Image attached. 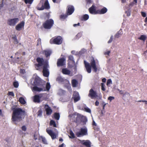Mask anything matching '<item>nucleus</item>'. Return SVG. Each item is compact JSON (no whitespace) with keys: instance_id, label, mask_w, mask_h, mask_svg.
Wrapping results in <instances>:
<instances>
[{"instance_id":"1","label":"nucleus","mask_w":147,"mask_h":147,"mask_svg":"<svg viewBox=\"0 0 147 147\" xmlns=\"http://www.w3.org/2000/svg\"><path fill=\"white\" fill-rule=\"evenodd\" d=\"M33 84L34 86L32 88L33 92L48 91L51 88L49 82H47L46 84L45 82L38 77L35 78L33 81Z\"/></svg>"},{"instance_id":"2","label":"nucleus","mask_w":147,"mask_h":147,"mask_svg":"<svg viewBox=\"0 0 147 147\" xmlns=\"http://www.w3.org/2000/svg\"><path fill=\"white\" fill-rule=\"evenodd\" d=\"M13 113L12 115L11 120L15 122V124H17L16 122H18L22 120V117L24 116L25 112L21 108H15L12 109Z\"/></svg>"},{"instance_id":"3","label":"nucleus","mask_w":147,"mask_h":147,"mask_svg":"<svg viewBox=\"0 0 147 147\" xmlns=\"http://www.w3.org/2000/svg\"><path fill=\"white\" fill-rule=\"evenodd\" d=\"M84 63L86 71L88 73H90L91 72V67L92 68L94 72H96L97 71V69L96 66L95 61L93 58L91 60L90 63V65L89 63L85 61H84Z\"/></svg>"},{"instance_id":"4","label":"nucleus","mask_w":147,"mask_h":147,"mask_svg":"<svg viewBox=\"0 0 147 147\" xmlns=\"http://www.w3.org/2000/svg\"><path fill=\"white\" fill-rule=\"evenodd\" d=\"M56 81L59 83L64 84L65 86L70 92H72V89L69 81L63 78L61 76L58 77L56 78Z\"/></svg>"},{"instance_id":"5","label":"nucleus","mask_w":147,"mask_h":147,"mask_svg":"<svg viewBox=\"0 0 147 147\" xmlns=\"http://www.w3.org/2000/svg\"><path fill=\"white\" fill-rule=\"evenodd\" d=\"M63 38L61 36H56L52 38L50 40L51 44L61 45L63 42Z\"/></svg>"},{"instance_id":"6","label":"nucleus","mask_w":147,"mask_h":147,"mask_svg":"<svg viewBox=\"0 0 147 147\" xmlns=\"http://www.w3.org/2000/svg\"><path fill=\"white\" fill-rule=\"evenodd\" d=\"M50 8V7L48 0L45 1L44 5H43V3H41L40 2L36 7L37 9L39 10H42L44 9H48Z\"/></svg>"},{"instance_id":"7","label":"nucleus","mask_w":147,"mask_h":147,"mask_svg":"<svg viewBox=\"0 0 147 147\" xmlns=\"http://www.w3.org/2000/svg\"><path fill=\"white\" fill-rule=\"evenodd\" d=\"M54 24L53 20L49 19L46 20L42 24L43 28L47 29H50L52 27Z\"/></svg>"},{"instance_id":"8","label":"nucleus","mask_w":147,"mask_h":147,"mask_svg":"<svg viewBox=\"0 0 147 147\" xmlns=\"http://www.w3.org/2000/svg\"><path fill=\"white\" fill-rule=\"evenodd\" d=\"M45 94L42 93L36 95L34 97L33 101L37 103H39L45 99L44 96Z\"/></svg>"},{"instance_id":"9","label":"nucleus","mask_w":147,"mask_h":147,"mask_svg":"<svg viewBox=\"0 0 147 147\" xmlns=\"http://www.w3.org/2000/svg\"><path fill=\"white\" fill-rule=\"evenodd\" d=\"M88 134V130L86 127L81 128L79 131L76 133V136L78 137H80Z\"/></svg>"},{"instance_id":"10","label":"nucleus","mask_w":147,"mask_h":147,"mask_svg":"<svg viewBox=\"0 0 147 147\" xmlns=\"http://www.w3.org/2000/svg\"><path fill=\"white\" fill-rule=\"evenodd\" d=\"M36 61L38 63L36 64L35 66L38 67H39L42 66H43L46 63H48L47 62H45L43 58L39 57H37L36 58Z\"/></svg>"},{"instance_id":"11","label":"nucleus","mask_w":147,"mask_h":147,"mask_svg":"<svg viewBox=\"0 0 147 147\" xmlns=\"http://www.w3.org/2000/svg\"><path fill=\"white\" fill-rule=\"evenodd\" d=\"M19 19L18 18L9 19L7 21V24L11 26H14L18 22Z\"/></svg>"},{"instance_id":"12","label":"nucleus","mask_w":147,"mask_h":147,"mask_svg":"<svg viewBox=\"0 0 147 147\" xmlns=\"http://www.w3.org/2000/svg\"><path fill=\"white\" fill-rule=\"evenodd\" d=\"M49 67L48 63H46L43 66L42 72L43 75L45 77H48L49 73L48 68Z\"/></svg>"},{"instance_id":"13","label":"nucleus","mask_w":147,"mask_h":147,"mask_svg":"<svg viewBox=\"0 0 147 147\" xmlns=\"http://www.w3.org/2000/svg\"><path fill=\"white\" fill-rule=\"evenodd\" d=\"M88 96L92 99L96 98L98 96V95L96 92L92 88L89 91Z\"/></svg>"},{"instance_id":"14","label":"nucleus","mask_w":147,"mask_h":147,"mask_svg":"<svg viewBox=\"0 0 147 147\" xmlns=\"http://www.w3.org/2000/svg\"><path fill=\"white\" fill-rule=\"evenodd\" d=\"M20 54L17 52L15 54V57L13 58V62L20 64L22 62V61L21 57H19L18 56H19Z\"/></svg>"},{"instance_id":"15","label":"nucleus","mask_w":147,"mask_h":147,"mask_svg":"<svg viewBox=\"0 0 147 147\" xmlns=\"http://www.w3.org/2000/svg\"><path fill=\"white\" fill-rule=\"evenodd\" d=\"M65 59L64 57L59 58L57 60V65L58 67L62 66L65 65Z\"/></svg>"},{"instance_id":"16","label":"nucleus","mask_w":147,"mask_h":147,"mask_svg":"<svg viewBox=\"0 0 147 147\" xmlns=\"http://www.w3.org/2000/svg\"><path fill=\"white\" fill-rule=\"evenodd\" d=\"M72 98L74 100V102L78 101L80 99V97L78 92H74Z\"/></svg>"},{"instance_id":"17","label":"nucleus","mask_w":147,"mask_h":147,"mask_svg":"<svg viewBox=\"0 0 147 147\" xmlns=\"http://www.w3.org/2000/svg\"><path fill=\"white\" fill-rule=\"evenodd\" d=\"M24 21H22L16 26L15 29L17 31H20L22 28H24Z\"/></svg>"},{"instance_id":"18","label":"nucleus","mask_w":147,"mask_h":147,"mask_svg":"<svg viewBox=\"0 0 147 147\" xmlns=\"http://www.w3.org/2000/svg\"><path fill=\"white\" fill-rule=\"evenodd\" d=\"M46 131L47 133L51 136L52 139H54L56 138L57 135L56 134L53 132L51 130L48 129L47 128L46 129Z\"/></svg>"},{"instance_id":"19","label":"nucleus","mask_w":147,"mask_h":147,"mask_svg":"<svg viewBox=\"0 0 147 147\" xmlns=\"http://www.w3.org/2000/svg\"><path fill=\"white\" fill-rule=\"evenodd\" d=\"M67 14L68 15H71L74 11V7L72 5H69L67 6Z\"/></svg>"},{"instance_id":"20","label":"nucleus","mask_w":147,"mask_h":147,"mask_svg":"<svg viewBox=\"0 0 147 147\" xmlns=\"http://www.w3.org/2000/svg\"><path fill=\"white\" fill-rule=\"evenodd\" d=\"M45 108L46 112V114L48 115H51L53 111L51 107H49L48 105H45Z\"/></svg>"},{"instance_id":"21","label":"nucleus","mask_w":147,"mask_h":147,"mask_svg":"<svg viewBox=\"0 0 147 147\" xmlns=\"http://www.w3.org/2000/svg\"><path fill=\"white\" fill-rule=\"evenodd\" d=\"M89 12L91 14H98V10H96L95 6L93 5L89 9Z\"/></svg>"},{"instance_id":"22","label":"nucleus","mask_w":147,"mask_h":147,"mask_svg":"<svg viewBox=\"0 0 147 147\" xmlns=\"http://www.w3.org/2000/svg\"><path fill=\"white\" fill-rule=\"evenodd\" d=\"M82 144L86 147H91V143L89 140H83L82 141Z\"/></svg>"},{"instance_id":"23","label":"nucleus","mask_w":147,"mask_h":147,"mask_svg":"<svg viewBox=\"0 0 147 147\" xmlns=\"http://www.w3.org/2000/svg\"><path fill=\"white\" fill-rule=\"evenodd\" d=\"M107 11V9L105 7L103 8L101 10H98V13L103 14L105 13Z\"/></svg>"},{"instance_id":"24","label":"nucleus","mask_w":147,"mask_h":147,"mask_svg":"<svg viewBox=\"0 0 147 147\" xmlns=\"http://www.w3.org/2000/svg\"><path fill=\"white\" fill-rule=\"evenodd\" d=\"M62 72L63 74L65 75H69L70 73V71L67 68H63L62 69Z\"/></svg>"},{"instance_id":"25","label":"nucleus","mask_w":147,"mask_h":147,"mask_svg":"<svg viewBox=\"0 0 147 147\" xmlns=\"http://www.w3.org/2000/svg\"><path fill=\"white\" fill-rule=\"evenodd\" d=\"M89 18V16L88 15L85 14L82 16L80 18L81 21H86Z\"/></svg>"},{"instance_id":"26","label":"nucleus","mask_w":147,"mask_h":147,"mask_svg":"<svg viewBox=\"0 0 147 147\" xmlns=\"http://www.w3.org/2000/svg\"><path fill=\"white\" fill-rule=\"evenodd\" d=\"M72 85L73 87H76L78 84L77 81L75 79H73L71 80Z\"/></svg>"},{"instance_id":"27","label":"nucleus","mask_w":147,"mask_h":147,"mask_svg":"<svg viewBox=\"0 0 147 147\" xmlns=\"http://www.w3.org/2000/svg\"><path fill=\"white\" fill-rule=\"evenodd\" d=\"M122 33L121 31H119L115 35L114 37L115 38H118L122 34Z\"/></svg>"},{"instance_id":"28","label":"nucleus","mask_w":147,"mask_h":147,"mask_svg":"<svg viewBox=\"0 0 147 147\" xmlns=\"http://www.w3.org/2000/svg\"><path fill=\"white\" fill-rule=\"evenodd\" d=\"M54 116L55 118L57 120H59L60 118V115L58 113H55L54 114Z\"/></svg>"},{"instance_id":"29","label":"nucleus","mask_w":147,"mask_h":147,"mask_svg":"<svg viewBox=\"0 0 147 147\" xmlns=\"http://www.w3.org/2000/svg\"><path fill=\"white\" fill-rule=\"evenodd\" d=\"M44 53L47 57L50 56L51 53V51H44Z\"/></svg>"},{"instance_id":"30","label":"nucleus","mask_w":147,"mask_h":147,"mask_svg":"<svg viewBox=\"0 0 147 147\" xmlns=\"http://www.w3.org/2000/svg\"><path fill=\"white\" fill-rule=\"evenodd\" d=\"M19 101L22 104H24L26 103V102L24 98L22 97H20L19 99Z\"/></svg>"},{"instance_id":"31","label":"nucleus","mask_w":147,"mask_h":147,"mask_svg":"<svg viewBox=\"0 0 147 147\" xmlns=\"http://www.w3.org/2000/svg\"><path fill=\"white\" fill-rule=\"evenodd\" d=\"M138 38L140 40L145 41L146 39V36L145 35H142Z\"/></svg>"},{"instance_id":"32","label":"nucleus","mask_w":147,"mask_h":147,"mask_svg":"<svg viewBox=\"0 0 147 147\" xmlns=\"http://www.w3.org/2000/svg\"><path fill=\"white\" fill-rule=\"evenodd\" d=\"M50 125L51 126H53L54 127H56L57 126L55 121L53 120H51L50 121Z\"/></svg>"},{"instance_id":"33","label":"nucleus","mask_w":147,"mask_h":147,"mask_svg":"<svg viewBox=\"0 0 147 147\" xmlns=\"http://www.w3.org/2000/svg\"><path fill=\"white\" fill-rule=\"evenodd\" d=\"M12 38L13 40V42L14 44H17L18 43V41L15 35L12 37Z\"/></svg>"},{"instance_id":"34","label":"nucleus","mask_w":147,"mask_h":147,"mask_svg":"<svg viewBox=\"0 0 147 147\" xmlns=\"http://www.w3.org/2000/svg\"><path fill=\"white\" fill-rule=\"evenodd\" d=\"M42 111L41 109L39 110L37 113L38 116L41 117L42 115Z\"/></svg>"},{"instance_id":"35","label":"nucleus","mask_w":147,"mask_h":147,"mask_svg":"<svg viewBox=\"0 0 147 147\" xmlns=\"http://www.w3.org/2000/svg\"><path fill=\"white\" fill-rule=\"evenodd\" d=\"M68 60L71 61H72L73 63L74 64L75 63V61L74 60V57H73L72 55H69L68 57Z\"/></svg>"},{"instance_id":"36","label":"nucleus","mask_w":147,"mask_h":147,"mask_svg":"<svg viewBox=\"0 0 147 147\" xmlns=\"http://www.w3.org/2000/svg\"><path fill=\"white\" fill-rule=\"evenodd\" d=\"M70 135L71 137L69 136V138H75L74 134L72 131H70Z\"/></svg>"},{"instance_id":"37","label":"nucleus","mask_w":147,"mask_h":147,"mask_svg":"<svg viewBox=\"0 0 147 147\" xmlns=\"http://www.w3.org/2000/svg\"><path fill=\"white\" fill-rule=\"evenodd\" d=\"M13 85L15 88H18L19 86V84L18 82L17 81L14 82L13 83Z\"/></svg>"},{"instance_id":"38","label":"nucleus","mask_w":147,"mask_h":147,"mask_svg":"<svg viewBox=\"0 0 147 147\" xmlns=\"http://www.w3.org/2000/svg\"><path fill=\"white\" fill-rule=\"evenodd\" d=\"M84 109L85 111L86 112L90 113H91V111L90 109L88 107H85Z\"/></svg>"},{"instance_id":"39","label":"nucleus","mask_w":147,"mask_h":147,"mask_svg":"<svg viewBox=\"0 0 147 147\" xmlns=\"http://www.w3.org/2000/svg\"><path fill=\"white\" fill-rule=\"evenodd\" d=\"M101 90L103 91H105V85L103 83H101Z\"/></svg>"},{"instance_id":"40","label":"nucleus","mask_w":147,"mask_h":147,"mask_svg":"<svg viewBox=\"0 0 147 147\" xmlns=\"http://www.w3.org/2000/svg\"><path fill=\"white\" fill-rule=\"evenodd\" d=\"M7 95L9 96H14V94L13 92L9 91Z\"/></svg>"},{"instance_id":"41","label":"nucleus","mask_w":147,"mask_h":147,"mask_svg":"<svg viewBox=\"0 0 147 147\" xmlns=\"http://www.w3.org/2000/svg\"><path fill=\"white\" fill-rule=\"evenodd\" d=\"M67 16L65 15H61L60 16V18L61 19H65L67 17Z\"/></svg>"},{"instance_id":"42","label":"nucleus","mask_w":147,"mask_h":147,"mask_svg":"<svg viewBox=\"0 0 147 147\" xmlns=\"http://www.w3.org/2000/svg\"><path fill=\"white\" fill-rule=\"evenodd\" d=\"M112 82L111 80V79H109L107 80V85L108 86L110 84H112Z\"/></svg>"},{"instance_id":"43","label":"nucleus","mask_w":147,"mask_h":147,"mask_svg":"<svg viewBox=\"0 0 147 147\" xmlns=\"http://www.w3.org/2000/svg\"><path fill=\"white\" fill-rule=\"evenodd\" d=\"M37 46L41 44V40L40 38H39L37 40Z\"/></svg>"},{"instance_id":"44","label":"nucleus","mask_w":147,"mask_h":147,"mask_svg":"<svg viewBox=\"0 0 147 147\" xmlns=\"http://www.w3.org/2000/svg\"><path fill=\"white\" fill-rule=\"evenodd\" d=\"M42 141L44 144H47V141L45 138L42 137Z\"/></svg>"},{"instance_id":"45","label":"nucleus","mask_w":147,"mask_h":147,"mask_svg":"<svg viewBox=\"0 0 147 147\" xmlns=\"http://www.w3.org/2000/svg\"><path fill=\"white\" fill-rule=\"evenodd\" d=\"M113 36H111L110 37V38L108 42V43H111L113 41Z\"/></svg>"},{"instance_id":"46","label":"nucleus","mask_w":147,"mask_h":147,"mask_svg":"<svg viewBox=\"0 0 147 147\" xmlns=\"http://www.w3.org/2000/svg\"><path fill=\"white\" fill-rule=\"evenodd\" d=\"M20 73L21 74H24L25 73V70L24 69H21L20 70Z\"/></svg>"},{"instance_id":"47","label":"nucleus","mask_w":147,"mask_h":147,"mask_svg":"<svg viewBox=\"0 0 147 147\" xmlns=\"http://www.w3.org/2000/svg\"><path fill=\"white\" fill-rule=\"evenodd\" d=\"M141 14L142 17H145L146 16V14L145 12H141Z\"/></svg>"},{"instance_id":"48","label":"nucleus","mask_w":147,"mask_h":147,"mask_svg":"<svg viewBox=\"0 0 147 147\" xmlns=\"http://www.w3.org/2000/svg\"><path fill=\"white\" fill-rule=\"evenodd\" d=\"M22 130L25 131L26 130V128L25 126H23L22 127Z\"/></svg>"},{"instance_id":"49","label":"nucleus","mask_w":147,"mask_h":147,"mask_svg":"<svg viewBox=\"0 0 147 147\" xmlns=\"http://www.w3.org/2000/svg\"><path fill=\"white\" fill-rule=\"evenodd\" d=\"M125 13L126 14L127 16H129L131 15L130 12H129V11H126L125 12Z\"/></svg>"},{"instance_id":"50","label":"nucleus","mask_w":147,"mask_h":147,"mask_svg":"<svg viewBox=\"0 0 147 147\" xmlns=\"http://www.w3.org/2000/svg\"><path fill=\"white\" fill-rule=\"evenodd\" d=\"M114 99V97L113 96H109L108 98V100H110V101H111L112 100H113Z\"/></svg>"},{"instance_id":"51","label":"nucleus","mask_w":147,"mask_h":147,"mask_svg":"<svg viewBox=\"0 0 147 147\" xmlns=\"http://www.w3.org/2000/svg\"><path fill=\"white\" fill-rule=\"evenodd\" d=\"M4 6L3 1L2 0L1 1V3L0 4V8H2Z\"/></svg>"},{"instance_id":"52","label":"nucleus","mask_w":147,"mask_h":147,"mask_svg":"<svg viewBox=\"0 0 147 147\" xmlns=\"http://www.w3.org/2000/svg\"><path fill=\"white\" fill-rule=\"evenodd\" d=\"M110 53V51H108L106 52H105L104 53V54L105 55H109Z\"/></svg>"},{"instance_id":"53","label":"nucleus","mask_w":147,"mask_h":147,"mask_svg":"<svg viewBox=\"0 0 147 147\" xmlns=\"http://www.w3.org/2000/svg\"><path fill=\"white\" fill-rule=\"evenodd\" d=\"M34 0H28V4H31Z\"/></svg>"},{"instance_id":"54","label":"nucleus","mask_w":147,"mask_h":147,"mask_svg":"<svg viewBox=\"0 0 147 147\" xmlns=\"http://www.w3.org/2000/svg\"><path fill=\"white\" fill-rule=\"evenodd\" d=\"M80 23H78L77 24H74L73 25V26L74 27H76L77 26H80Z\"/></svg>"},{"instance_id":"55","label":"nucleus","mask_w":147,"mask_h":147,"mask_svg":"<svg viewBox=\"0 0 147 147\" xmlns=\"http://www.w3.org/2000/svg\"><path fill=\"white\" fill-rule=\"evenodd\" d=\"M86 1L87 3L88 4L91 3L92 2L91 0H86Z\"/></svg>"},{"instance_id":"56","label":"nucleus","mask_w":147,"mask_h":147,"mask_svg":"<svg viewBox=\"0 0 147 147\" xmlns=\"http://www.w3.org/2000/svg\"><path fill=\"white\" fill-rule=\"evenodd\" d=\"M95 105L96 106H98L99 105V102L98 101H96L95 102Z\"/></svg>"},{"instance_id":"57","label":"nucleus","mask_w":147,"mask_h":147,"mask_svg":"<svg viewBox=\"0 0 147 147\" xmlns=\"http://www.w3.org/2000/svg\"><path fill=\"white\" fill-rule=\"evenodd\" d=\"M106 79L105 78H103L102 79V82H106Z\"/></svg>"},{"instance_id":"58","label":"nucleus","mask_w":147,"mask_h":147,"mask_svg":"<svg viewBox=\"0 0 147 147\" xmlns=\"http://www.w3.org/2000/svg\"><path fill=\"white\" fill-rule=\"evenodd\" d=\"M92 125L95 126H96V124L94 121H93Z\"/></svg>"},{"instance_id":"59","label":"nucleus","mask_w":147,"mask_h":147,"mask_svg":"<svg viewBox=\"0 0 147 147\" xmlns=\"http://www.w3.org/2000/svg\"><path fill=\"white\" fill-rule=\"evenodd\" d=\"M87 121V119L86 118H84V119L83 121L84 122H86Z\"/></svg>"},{"instance_id":"60","label":"nucleus","mask_w":147,"mask_h":147,"mask_svg":"<svg viewBox=\"0 0 147 147\" xmlns=\"http://www.w3.org/2000/svg\"><path fill=\"white\" fill-rule=\"evenodd\" d=\"M144 22H147V17L145 18Z\"/></svg>"},{"instance_id":"61","label":"nucleus","mask_w":147,"mask_h":147,"mask_svg":"<svg viewBox=\"0 0 147 147\" xmlns=\"http://www.w3.org/2000/svg\"><path fill=\"white\" fill-rule=\"evenodd\" d=\"M106 105V104H104L103 106V109H104L105 108V105Z\"/></svg>"},{"instance_id":"62","label":"nucleus","mask_w":147,"mask_h":147,"mask_svg":"<svg viewBox=\"0 0 147 147\" xmlns=\"http://www.w3.org/2000/svg\"><path fill=\"white\" fill-rule=\"evenodd\" d=\"M2 114L1 110L0 109V115H1Z\"/></svg>"},{"instance_id":"63","label":"nucleus","mask_w":147,"mask_h":147,"mask_svg":"<svg viewBox=\"0 0 147 147\" xmlns=\"http://www.w3.org/2000/svg\"><path fill=\"white\" fill-rule=\"evenodd\" d=\"M63 144H61V145L59 146L58 147H63Z\"/></svg>"},{"instance_id":"64","label":"nucleus","mask_w":147,"mask_h":147,"mask_svg":"<svg viewBox=\"0 0 147 147\" xmlns=\"http://www.w3.org/2000/svg\"><path fill=\"white\" fill-rule=\"evenodd\" d=\"M25 52H23L22 53V55H25Z\"/></svg>"}]
</instances>
